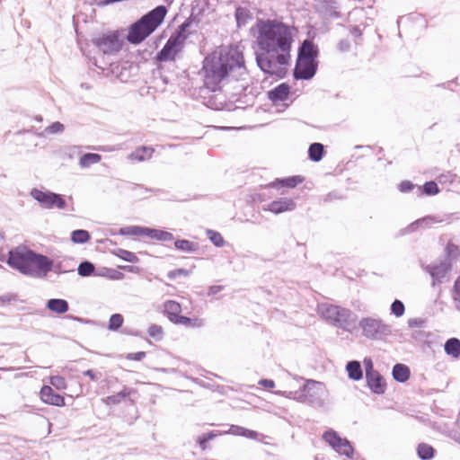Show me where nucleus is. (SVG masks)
I'll return each instance as SVG.
<instances>
[{
  "mask_svg": "<svg viewBox=\"0 0 460 460\" xmlns=\"http://www.w3.org/2000/svg\"><path fill=\"white\" fill-rule=\"evenodd\" d=\"M291 27L284 22L268 20L258 28L255 52L257 66L265 75L278 79L286 77L291 63L293 43Z\"/></svg>",
  "mask_w": 460,
  "mask_h": 460,
  "instance_id": "obj_1",
  "label": "nucleus"
},
{
  "mask_svg": "<svg viewBox=\"0 0 460 460\" xmlns=\"http://www.w3.org/2000/svg\"><path fill=\"white\" fill-rule=\"evenodd\" d=\"M202 69L205 85L213 91L228 76L236 81H245L248 77L243 54L237 47L214 51L204 58Z\"/></svg>",
  "mask_w": 460,
  "mask_h": 460,
  "instance_id": "obj_2",
  "label": "nucleus"
},
{
  "mask_svg": "<svg viewBox=\"0 0 460 460\" xmlns=\"http://www.w3.org/2000/svg\"><path fill=\"white\" fill-rule=\"evenodd\" d=\"M6 263L20 273L33 278H43L50 270L48 256L22 245L9 251Z\"/></svg>",
  "mask_w": 460,
  "mask_h": 460,
  "instance_id": "obj_3",
  "label": "nucleus"
},
{
  "mask_svg": "<svg viewBox=\"0 0 460 460\" xmlns=\"http://www.w3.org/2000/svg\"><path fill=\"white\" fill-rule=\"evenodd\" d=\"M167 7L158 5L133 22L127 34V40L137 45L150 36L164 22Z\"/></svg>",
  "mask_w": 460,
  "mask_h": 460,
  "instance_id": "obj_4",
  "label": "nucleus"
},
{
  "mask_svg": "<svg viewBox=\"0 0 460 460\" xmlns=\"http://www.w3.org/2000/svg\"><path fill=\"white\" fill-rule=\"evenodd\" d=\"M318 314L333 326L348 331L354 327L358 316L351 310L328 303L318 305Z\"/></svg>",
  "mask_w": 460,
  "mask_h": 460,
  "instance_id": "obj_5",
  "label": "nucleus"
},
{
  "mask_svg": "<svg viewBox=\"0 0 460 460\" xmlns=\"http://www.w3.org/2000/svg\"><path fill=\"white\" fill-rule=\"evenodd\" d=\"M326 395L324 384L313 379L306 380L305 384L294 393V398L314 408L323 406Z\"/></svg>",
  "mask_w": 460,
  "mask_h": 460,
  "instance_id": "obj_6",
  "label": "nucleus"
},
{
  "mask_svg": "<svg viewBox=\"0 0 460 460\" xmlns=\"http://www.w3.org/2000/svg\"><path fill=\"white\" fill-rule=\"evenodd\" d=\"M358 326L362 330V335L372 341H382L393 332L392 326L379 318L363 317Z\"/></svg>",
  "mask_w": 460,
  "mask_h": 460,
  "instance_id": "obj_7",
  "label": "nucleus"
},
{
  "mask_svg": "<svg viewBox=\"0 0 460 460\" xmlns=\"http://www.w3.org/2000/svg\"><path fill=\"white\" fill-rule=\"evenodd\" d=\"M30 195L40 205V207L46 209H52L55 208L64 209L66 207V201L63 195L50 190H41L37 188H33L31 189Z\"/></svg>",
  "mask_w": 460,
  "mask_h": 460,
  "instance_id": "obj_8",
  "label": "nucleus"
},
{
  "mask_svg": "<svg viewBox=\"0 0 460 460\" xmlns=\"http://www.w3.org/2000/svg\"><path fill=\"white\" fill-rule=\"evenodd\" d=\"M92 42L103 54H114L122 48V41L116 31L95 37L92 40Z\"/></svg>",
  "mask_w": 460,
  "mask_h": 460,
  "instance_id": "obj_9",
  "label": "nucleus"
},
{
  "mask_svg": "<svg viewBox=\"0 0 460 460\" xmlns=\"http://www.w3.org/2000/svg\"><path fill=\"white\" fill-rule=\"evenodd\" d=\"M184 43L179 40V37L171 35L162 49L156 53V60L159 62L174 61L177 55L181 52Z\"/></svg>",
  "mask_w": 460,
  "mask_h": 460,
  "instance_id": "obj_10",
  "label": "nucleus"
},
{
  "mask_svg": "<svg viewBox=\"0 0 460 460\" xmlns=\"http://www.w3.org/2000/svg\"><path fill=\"white\" fill-rule=\"evenodd\" d=\"M453 267L452 261L449 260H443L439 262L431 263L424 267V270L428 272L432 278L431 286L442 284L451 271Z\"/></svg>",
  "mask_w": 460,
  "mask_h": 460,
  "instance_id": "obj_11",
  "label": "nucleus"
},
{
  "mask_svg": "<svg viewBox=\"0 0 460 460\" xmlns=\"http://www.w3.org/2000/svg\"><path fill=\"white\" fill-rule=\"evenodd\" d=\"M318 61L296 58L293 77L295 80H311L317 72Z\"/></svg>",
  "mask_w": 460,
  "mask_h": 460,
  "instance_id": "obj_12",
  "label": "nucleus"
},
{
  "mask_svg": "<svg viewBox=\"0 0 460 460\" xmlns=\"http://www.w3.org/2000/svg\"><path fill=\"white\" fill-rule=\"evenodd\" d=\"M296 208V204L293 199L283 197L263 205L262 210L279 215L284 212L293 211Z\"/></svg>",
  "mask_w": 460,
  "mask_h": 460,
  "instance_id": "obj_13",
  "label": "nucleus"
},
{
  "mask_svg": "<svg viewBox=\"0 0 460 460\" xmlns=\"http://www.w3.org/2000/svg\"><path fill=\"white\" fill-rule=\"evenodd\" d=\"M319 56L318 47L310 39L302 41L298 48L297 58L306 60H317Z\"/></svg>",
  "mask_w": 460,
  "mask_h": 460,
  "instance_id": "obj_14",
  "label": "nucleus"
},
{
  "mask_svg": "<svg viewBox=\"0 0 460 460\" xmlns=\"http://www.w3.org/2000/svg\"><path fill=\"white\" fill-rule=\"evenodd\" d=\"M367 387L373 394H384L386 390V382L382 375L376 371L366 376Z\"/></svg>",
  "mask_w": 460,
  "mask_h": 460,
  "instance_id": "obj_15",
  "label": "nucleus"
},
{
  "mask_svg": "<svg viewBox=\"0 0 460 460\" xmlns=\"http://www.w3.org/2000/svg\"><path fill=\"white\" fill-rule=\"evenodd\" d=\"M40 398L41 400L48 404L54 406H64L65 405V398L57 394L51 386L43 385L40 390Z\"/></svg>",
  "mask_w": 460,
  "mask_h": 460,
  "instance_id": "obj_16",
  "label": "nucleus"
},
{
  "mask_svg": "<svg viewBox=\"0 0 460 460\" xmlns=\"http://www.w3.org/2000/svg\"><path fill=\"white\" fill-rule=\"evenodd\" d=\"M442 221H443V219L439 218L438 217L429 215V216L423 217L421 218H419V219L415 220L414 222H412L411 224H410L407 226L406 231L408 233H412V232H415L419 228H423V229L430 228L433 225L441 223Z\"/></svg>",
  "mask_w": 460,
  "mask_h": 460,
  "instance_id": "obj_17",
  "label": "nucleus"
},
{
  "mask_svg": "<svg viewBox=\"0 0 460 460\" xmlns=\"http://www.w3.org/2000/svg\"><path fill=\"white\" fill-rule=\"evenodd\" d=\"M50 270L57 274L72 272L75 270V261L72 258H63L62 260L53 261L49 258Z\"/></svg>",
  "mask_w": 460,
  "mask_h": 460,
  "instance_id": "obj_18",
  "label": "nucleus"
},
{
  "mask_svg": "<svg viewBox=\"0 0 460 460\" xmlns=\"http://www.w3.org/2000/svg\"><path fill=\"white\" fill-rule=\"evenodd\" d=\"M290 86L287 83H281L268 92V98L273 102H284L288 98Z\"/></svg>",
  "mask_w": 460,
  "mask_h": 460,
  "instance_id": "obj_19",
  "label": "nucleus"
},
{
  "mask_svg": "<svg viewBox=\"0 0 460 460\" xmlns=\"http://www.w3.org/2000/svg\"><path fill=\"white\" fill-rule=\"evenodd\" d=\"M181 306L180 303L174 301V300H168L164 304V313L168 318V320L172 323H176L178 319L181 316Z\"/></svg>",
  "mask_w": 460,
  "mask_h": 460,
  "instance_id": "obj_20",
  "label": "nucleus"
},
{
  "mask_svg": "<svg viewBox=\"0 0 460 460\" xmlns=\"http://www.w3.org/2000/svg\"><path fill=\"white\" fill-rule=\"evenodd\" d=\"M136 393V390L133 388H129L127 386H124V388L112 395L107 396L103 401L107 405H117L119 404L122 402H125L126 400H129V396Z\"/></svg>",
  "mask_w": 460,
  "mask_h": 460,
  "instance_id": "obj_21",
  "label": "nucleus"
},
{
  "mask_svg": "<svg viewBox=\"0 0 460 460\" xmlns=\"http://www.w3.org/2000/svg\"><path fill=\"white\" fill-rule=\"evenodd\" d=\"M46 308L52 313L63 314L69 310V304L63 298H50L46 303Z\"/></svg>",
  "mask_w": 460,
  "mask_h": 460,
  "instance_id": "obj_22",
  "label": "nucleus"
},
{
  "mask_svg": "<svg viewBox=\"0 0 460 460\" xmlns=\"http://www.w3.org/2000/svg\"><path fill=\"white\" fill-rule=\"evenodd\" d=\"M305 178L301 175H293L289 177L277 179L270 185L275 188H295L304 181Z\"/></svg>",
  "mask_w": 460,
  "mask_h": 460,
  "instance_id": "obj_23",
  "label": "nucleus"
},
{
  "mask_svg": "<svg viewBox=\"0 0 460 460\" xmlns=\"http://www.w3.org/2000/svg\"><path fill=\"white\" fill-rule=\"evenodd\" d=\"M392 375L396 382L405 383L411 376V370L408 366L402 363H396L393 367Z\"/></svg>",
  "mask_w": 460,
  "mask_h": 460,
  "instance_id": "obj_24",
  "label": "nucleus"
},
{
  "mask_svg": "<svg viewBox=\"0 0 460 460\" xmlns=\"http://www.w3.org/2000/svg\"><path fill=\"white\" fill-rule=\"evenodd\" d=\"M146 236L149 237L150 239L162 242H171L174 239V236L172 233L165 230L151 227H146Z\"/></svg>",
  "mask_w": 460,
  "mask_h": 460,
  "instance_id": "obj_25",
  "label": "nucleus"
},
{
  "mask_svg": "<svg viewBox=\"0 0 460 460\" xmlns=\"http://www.w3.org/2000/svg\"><path fill=\"white\" fill-rule=\"evenodd\" d=\"M348 376L353 381H358L363 377V370L361 364L358 360H350L346 365Z\"/></svg>",
  "mask_w": 460,
  "mask_h": 460,
  "instance_id": "obj_26",
  "label": "nucleus"
},
{
  "mask_svg": "<svg viewBox=\"0 0 460 460\" xmlns=\"http://www.w3.org/2000/svg\"><path fill=\"white\" fill-rule=\"evenodd\" d=\"M207 7L208 3L206 0H196L192 4L190 16L191 17V20L196 21V26H198V24L200 22L201 16L203 15Z\"/></svg>",
  "mask_w": 460,
  "mask_h": 460,
  "instance_id": "obj_27",
  "label": "nucleus"
},
{
  "mask_svg": "<svg viewBox=\"0 0 460 460\" xmlns=\"http://www.w3.org/2000/svg\"><path fill=\"white\" fill-rule=\"evenodd\" d=\"M444 349L447 355L454 358H460V340L457 338L448 339L444 345Z\"/></svg>",
  "mask_w": 460,
  "mask_h": 460,
  "instance_id": "obj_28",
  "label": "nucleus"
},
{
  "mask_svg": "<svg viewBox=\"0 0 460 460\" xmlns=\"http://www.w3.org/2000/svg\"><path fill=\"white\" fill-rule=\"evenodd\" d=\"M234 17L238 28L245 26L248 21L252 19V14L246 7L238 6L234 12Z\"/></svg>",
  "mask_w": 460,
  "mask_h": 460,
  "instance_id": "obj_29",
  "label": "nucleus"
},
{
  "mask_svg": "<svg viewBox=\"0 0 460 460\" xmlns=\"http://www.w3.org/2000/svg\"><path fill=\"white\" fill-rule=\"evenodd\" d=\"M323 438L324 439V441L326 443H328L332 448H335L339 446H341V444L342 442H345L347 443V438H341L337 431L333 430V429H328L326 430L323 435Z\"/></svg>",
  "mask_w": 460,
  "mask_h": 460,
  "instance_id": "obj_30",
  "label": "nucleus"
},
{
  "mask_svg": "<svg viewBox=\"0 0 460 460\" xmlns=\"http://www.w3.org/2000/svg\"><path fill=\"white\" fill-rule=\"evenodd\" d=\"M324 146L322 143H313L308 148V158L313 162H320L324 156Z\"/></svg>",
  "mask_w": 460,
  "mask_h": 460,
  "instance_id": "obj_31",
  "label": "nucleus"
},
{
  "mask_svg": "<svg viewBox=\"0 0 460 460\" xmlns=\"http://www.w3.org/2000/svg\"><path fill=\"white\" fill-rule=\"evenodd\" d=\"M196 24L195 20H191V17L189 16L181 24L178 26L176 31L172 34L173 37H179V40L185 42L188 39L189 34L187 33V30L192 25Z\"/></svg>",
  "mask_w": 460,
  "mask_h": 460,
  "instance_id": "obj_32",
  "label": "nucleus"
},
{
  "mask_svg": "<svg viewBox=\"0 0 460 460\" xmlns=\"http://www.w3.org/2000/svg\"><path fill=\"white\" fill-rule=\"evenodd\" d=\"M435 454L436 449L429 444L420 443L417 447V455L421 460H431Z\"/></svg>",
  "mask_w": 460,
  "mask_h": 460,
  "instance_id": "obj_33",
  "label": "nucleus"
},
{
  "mask_svg": "<svg viewBox=\"0 0 460 460\" xmlns=\"http://www.w3.org/2000/svg\"><path fill=\"white\" fill-rule=\"evenodd\" d=\"M440 189L438 183L434 181H426L422 187L417 188V195L433 196L438 194Z\"/></svg>",
  "mask_w": 460,
  "mask_h": 460,
  "instance_id": "obj_34",
  "label": "nucleus"
},
{
  "mask_svg": "<svg viewBox=\"0 0 460 460\" xmlns=\"http://www.w3.org/2000/svg\"><path fill=\"white\" fill-rule=\"evenodd\" d=\"M77 273L81 277H90L94 275L102 276V274H97L95 272V265L90 261H83L77 267Z\"/></svg>",
  "mask_w": 460,
  "mask_h": 460,
  "instance_id": "obj_35",
  "label": "nucleus"
},
{
  "mask_svg": "<svg viewBox=\"0 0 460 460\" xmlns=\"http://www.w3.org/2000/svg\"><path fill=\"white\" fill-rule=\"evenodd\" d=\"M147 226H129L119 230L120 235L146 236Z\"/></svg>",
  "mask_w": 460,
  "mask_h": 460,
  "instance_id": "obj_36",
  "label": "nucleus"
},
{
  "mask_svg": "<svg viewBox=\"0 0 460 460\" xmlns=\"http://www.w3.org/2000/svg\"><path fill=\"white\" fill-rule=\"evenodd\" d=\"M154 149L152 147L141 146L137 148L134 152L129 155V158L137 160L138 162L145 161L152 156Z\"/></svg>",
  "mask_w": 460,
  "mask_h": 460,
  "instance_id": "obj_37",
  "label": "nucleus"
},
{
  "mask_svg": "<svg viewBox=\"0 0 460 460\" xmlns=\"http://www.w3.org/2000/svg\"><path fill=\"white\" fill-rule=\"evenodd\" d=\"M102 160V155L97 153H85L79 159V165L87 168Z\"/></svg>",
  "mask_w": 460,
  "mask_h": 460,
  "instance_id": "obj_38",
  "label": "nucleus"
},
{
  "mask_svg": "<svg viewBox=\"0 0 460 460\" xmlns=\"http://www.w3.org/2000/svg\"><path fill=\"white\" fill-rule=\"evenodd\" d=\"M175 324H181L186 327L200 328L205 325V322L201 318L194 317L190 318L185 315H181Z\"/></svg>",
  "mask_w": 460,
  "mask_h": 460,
  "instance_id": "obj_39",
  "label": "nucleus"
},
{
  "mask_svg": "<svg viewBox=\"0 0 460 460\" xmlns=\"http://www.w3.org/2000/svg\"><path fill=\"white\" fill-rule=\"evenodd\" d=\"M70 238L74 243L84 244L91 239V234L87 230L76 229L71 232Z\"/></svg>",
  "mask_w": 460,
  "mask_h": 460,
  "instance_id": "obj_40",
  "label": "nucleus"
},
{
  "mask_svg": "<svg viewBox=\"0 0 460 460\" xmlns=\"http://www.w3.org/2000/svg\"><path fill=\"white\" fill-rule=\"evenodd\" d=\"M174 247L185 252H194L197 250V243L186 239H178L174 242Z\"/></svg>",
  "mask_w": 460,
  "mask_h": 460,
  "instance_id": "obj_41",
  "label": "nucleus"
},
{
  "mask_svg": "<svg viewBox=\"0 0 460 460\" xmlns=\"http://www.w3.org/2000/svg\"><path fill=\"white\" fill-rule=\"evenodd\" d=\"M124 317L120 314H113L110 316L108 329L112 332H117L122 327Z\"/></svg>",
  "mask_w": 460,
  "mask_h": 460,
  "instance_id": "obj_42",
  "label": "nucleus"
},
{
  "mask_svg": "<svg viewBox=\"0 0 460 460\" xmlns=\"http://www.w3.org/2000/svg\"><path fill=\"white\" fill-rule=\"evenodd\" d=\"M115 255L119 259L131 263H137L139 261L138 257L134 252L125 249H118L115 252Z\"/></svg>",
  "mask_w": 460,
  "mask_h": 460,
  "instance_id": "obj_43",
  "label": "nucleus"
},
{
  "mask_svg": "<svg viewBox=\"0 0 460 460\" xmlns=\"http://www.w3.org/2000/svg\"><path fill=\"white\" fill-rule=\"evenodd\" d=\"M231 430L234 435L243 436V437H245L248 438H252V439L256 438L257 435H258V433L254 430L248 429L246 428L236 426V425H233L231 427Z\"/></svg>",
  "mask_w": 460,
  "mask_h": 460,
  "instance_id": "obj_44",
  "label": "nucleus"
},
{
  "mask_svg": "<svg viewBox=\"0 0 460 460\" xmlns=\"http://www.w3.org/2000/svg\"><path fill=\"white\" fill-rule=\"evenodd\" d=\"M207 236L216 247L224 246L225 240L219 232L210 229L207 230Z\"/></svg>",
  "mask_w": 460,
  "mask_h": 460,
  "instance_id": "obj_45",
  "label": "nucleus"
},
{
  "mask_svg": "<svg viewBox=\"0 0 460 460\" xmlns=\"http://www.w3.org/2000/svg\"><path fill=\"white\" fill-rule=\"evenodd\" d=\"M340 455L345 456L349 458L353 457L354 448L352 447L350 442L347 439V443L342 442L341 446L333 448Z\"/></svg>",
  "mask_w": 460,
  "mask_h": 460,
  "instance_id": "obj_46",
  "label": "nucleus"
},
{
  "mask_svg": "<svg viewBox=\"0 0 460 460\" xmlns=\"http://www.w3.org/2000/svg\"><path fill=\"white\" fill-rule=\"evenodd\" d=\"M147 333L151 338L159 341L163 339L164 330L161 325L153 323L148 327Z\"/></svg>",
  "mask_w": 460,
  "mask_h": 460,
  "instance_id": "obj_47",
  "label": "nucleus"
},
{
  "mask_svg": "<svg viewBox=\"0 0 460 460\" xmlns=\"http://www.w3.org/2000/svg\"><path fill=\"white\" fill-rule=\"evenodd\" d=\"M216 437L217 434L215 433V431L203 433L198 437L197 443L202 450H205L207 448V444Z\"/></svg>",
  "mask_w": 460,
  "mask_h": 460,
  "instance_id": "obj_48",
  "label": "nucleus"
},
{
  "mask_svg": "<svg viewBox=\"0 0 460 460\" xmlns=\"http://www.w3.org/2000/svg\"><path fill=\"white\" fill-rule=\"evenodd\" d=\"M323 9L332 17H339L337 11V3L335 0H324L323 3Z\"/></svg>",
  "mask_w": 460,
  "mask_h": 460,
  "instance_id": "obj_49",
  "label": "nucleus"
},
{
  "mask_svg": "<svg viewBox=\"0 0 460 460\" xmlns=\"http://www.w3.org/2000/svg\"><path fill=\"white\" fill-rule=\"evenodd\" d=\"M391 314H394L396 317H401L404 314L405 312V306L404 304L399 300L395 299L390 307Z\"/></svg>",
  "mask_w": 460,
  "mask_h": 460,
  "instance_id": "obj_50",
  "label": "nucleus"
},
{
  "mask_svg": "<svg viewBox=\"0 0 460 460\" xmlns=\"http://www.w3.org/2000/svg\"><path fill=\"white\" fill-rule=\"evenodd\" d=\"M445 252L447 255L446 260H449L452 261L453 259H456L457 255L460 253L459 248L457 245L448 243L445 248Z\"/></svg>",
  "mask_w": 460,
  "mask_h": 460,
  "instance_id": "obj_51",
  "label": "nucleus"
},
{
  "mask_svg": "<svg viewBox=\"0 0 460 460\" xmlns=\"http://www.w3.org/2000/svg\"><path fill=\"white\" fill-rule=\"evenodd\" d=\"M64 129H65L64 124H62L59 121H55V122L51 123L49 126H48L45 128L44 132L47 135H54V134L62 133L64 131Z\"/></svg>",
  "mask_w": 460,
  "mask_h": 460,
  "instance_id": "obj_52",
  "label": "nucleus"
},
{
  "mask_svg": "<svg viewBox=\"0 0 460 460\" xmlns=\"http://www.w3.org/2000/svg\"><path fill=\"white\" fill-rule=\"evenodd\" d=\"M50 384L58 390H63L66 387V379L58 375L50 377Z\"/></svg>",
  "mask_w": 460,
  "mask_h": 460,
  "instance_id": "obj_53",
  "label": "nucleus"
},
{
  "mask_svg": "<svg viewBox=\"0 0 460 460\" xmlns=\"http://www.w3.org/2000/svg\"><path fill=\"white\" fill-rule=\"evenodd\" d=\"M415 187H416V185L413 182H411V181H408V180H404L399 183L398 190L402 193H408V192L411 191L412 190H414Z\"/></svg>",
  "mask_w": 460,
  "mask_h": 460,
  "instance_id": "obj_54",
  "label": "nucleus"
},
{
  "mask_svg": "<svg viewBox=\"0 0 460 460\" xmlns=\"http://www.w3.org/2000/svg\"><path fill=\"white\" fill-rule=\"evenodd\" d=\"M18 296L13 293H7L3 296H0V306L4 305L6 304H10L13 301H17Z\"/></svg>",
  "mask_w": 460,
  "mask_h": 460,
  "instance_id": "obj_55",
  "label": "nucleus"
},
{
  "mask_svg": "<svg viewBox=\"0 0 460 460\" xmlns=\"http://www.w3.org/2000/svg\"><path fill=\"white\" fill-rule=\"evenodd\" d=\"M363 363H364V367H365L366 376L377 371L374 368V364L370 358H365Z\"/></svg>",
  "mask_w": 460,
  "mask_h": 460,
  "instance_id": "obj_56",
  "label": "nucleus"
},
{
  "mask_svg": "<svg viewBox=\"0 0 460 460\" xmlns=\"http://www.w3.org/2000/svg\"><path fill=\"white\" fill-rule=\"evenodd\" d=\"M180 275L188 276L189 270H185V269H177V270L169 271L167 274V276L170 279H174Z\"/></svg>",
  "mask_w": 460,
  "mask_h": 460,
  "instance_id": "obj_57",
  "label": "nucleus"
},
{
  "mask_svg": "<svg viewBox=\"0 0 460 460\" xmlns=\"http://www.w3.org/2000/svg\"><path fill=\"white\" fill-rule=\"evenodd\" d=\"M146 357L145 351H138L136 353H129L127 356V358L129 360L140 361Z\"/></svg>",
  "mask_w": 460,
  "mask_h": 460,
  "instance_id": "obj_58",
  "label": "nucleus"
},
{
  "mask_svg": "<svg viewBox=\"0 0 460 460\" xmlns=\"http://www.w3.org/2000/svg\"><path fill=\"white\" fill-rule=\"evenodd\" d=\"M337 47L341 52H348L350 49V43L348 40H341Z\"/></svg>",
  "mask_w": 460,
  "mask_h": 460,
  "instance_id": "obj_59",
  "label": "nucleus"
},
{
  "mask_svg": "<svg viewBox=\"0 0 460 460\" xmlns=\"http://www.w3.org/2000/svg\"><path fill=\"white\" fill-rule=\"evenodd\" d=\"M342 199V197L341 195H339L338 191L334 190V191H331L328 194H326L323 198V201L330 202L333 199Z\"/></svg>",
  "mask_w": 460,
  "mask_h": 460,
  "instance_id": "obj_60",
  "label": "nucleus"
},
{
  "mask_svg": "<svg viewBox=\"0 0 460 460\" xmlns=\"http://www.w3.org/2000/svg\"><path fill=\"white\" fill-rule=\"evenodd\" d=\"M258 384L266 389H272L275 387V382L271 379L263 378L261 379Z\"/></svg>",
  "mask_w": 460,
  "mask_h": 460,
  "instance_id": "obj_61",
  "label": "nucleus"
},
{
  "mask_svg": "<svg viewBox=\"0 0 460 460\" xmlns=\"http://www.w3.org/2000/svg\"><path fill=\"white\" fill-rule=\"evenodd\" d=\"M424 321L420 318H411L408 321V325L411 328L422 327Z\"/></svg>",
  "mask_w": 460,
  "mask_h": 460,
  "instance_id": "obj_62",
  "label": "nucleus"
},
{
  "mask_svg": "<svg viewBox=\"0 0 460 460\" xmlns=\"http://www.w3.org/2000/svg\"><path fill=\"white\" fill-rule=\"evenodd\" d=\"M349 33L355 38H360L362 35V31L358 26H350Z\"/></svg>",
  "mask_w": 460,
  "mask_h": 460,
  "instance_id": "obj_63",
  "label": "nucleus"
},
{
  "mask_svg": "<svg viewBox=\"0 0 460 460\" xmlns=\"http://www.w3.org/2000/svg\"><path fill=\"white\" fill-rule=\"evenodd\" d=\"M453 292L455 295H456L460 297V275L455 280V283L453 286Z\"/></svg>",
  "mask_w": 460,
  "mask_h": 460,
  "instance_id": "obj_64",
  "label": "nucleus"
}]
</instances>
